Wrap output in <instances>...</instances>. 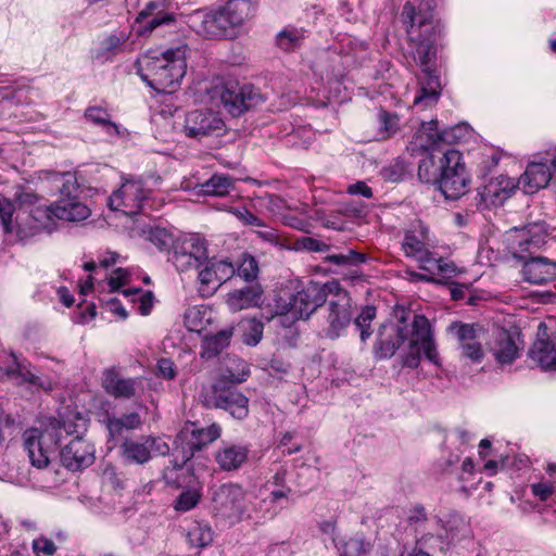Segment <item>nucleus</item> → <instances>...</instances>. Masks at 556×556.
<instances>
[{
    "label": "nucleus",
    "instance_id": "4",
    "mask_svg": "<svg viewBox=\"0 0 556 556\" xmlns=\"http://www.w3.org/2000/svg\"><path fill=\"white\" fill-rule=\"evenodd\" d=\"M86 430V420L80 416L64 420L50 419L45 428H31L24 432V447L30 464L39 469L48 466L50 455L65 435H81Z\"/></svg>",
    "mask_w": 556,
    "mask_h": 556
},
{
    "label": "nucleus",
    "instance_id": "56",
    "mask_svg": "<svg viewBox=\"0 0 556 556\" xmlns=\"http://www.w3.org/2000/svg\"><path fill=\"white\" fill-rule=\"evenodd\" d=\"M33 549L37 554L52 556L56 551V546L52 540L45 536H40L33 541Z\"/></svg>",
    "mask_w": 556,
    "mask_h": 556
},
{
    "label": "nucleus",
    "instance_id": "46",
    "mask_svg": "<svg viewBox=\"0 0 556 556\" xmlns=\"http://www.w3.org/2000/svg\"><path fill=\"white\" fill-rule=\"evenodd\" d=\"M376 317V307L367 305L355 318V326L361 331V340L365 342L370 336L371 331L369 330L371 321Z\"/></svg>",
    "mask_w": 556,
    "mask_h": 556
},
{
    "label": "nucleus",
    "instance_id": "10",
    "mask_svg": "<svg viewBox=\"0 0 556 556\" xmlns=\"http://www.w3.org/2000/svg\"><path fill=\"white\" fill-rule=\"evenodd\" d=\"M220 435V428L213 424L199 428L195 424L186 425L180 431L174 450V466L181 468L194 454Z\"/></svg>",
    "mask_w": 556,
    "mask_h": 556
},
{
    "label": "nucleus",
    "instance_id": "63",
    "mask_svg": "<svg viewBox=\"0 0 556 556\" xmlns=\"http://www.w3.org/2000/svg\"><path fill=\"white\" fill-rule=\"evenodd\" d=\"M109 305L110 309L121 318L125 319L128 316L127 311L119 304L118 301L112 300L109 302Z\"/></svg>",
    "mask_w": 556,
    "mask_h": 556
},
{
    "label": "nucleus",
    "instance_id": "44",
    "mask_svg": "<svg viewBox=\"0 0 556 556\" xmlns=\"http://www.w3.org/2000/svg\"><path fill=\"white\" fill-rule=\"evenodd\" d=\"M418 178L424 182H438L440 176V163L435 164L433 155H427L418 165Z\"/></svg>",
    "mask_w": 556,
    "mask_h": 556
},
{
    "label": "nucleus",
    "instance_id": "58",
    "mask_svg": "<svg viewBox=\"0 0 556 556\" xmlns=\"http://www.w3.org/2000/svg\"><path fill=\"white\" fill-rule=\"evenodd\" d=\"M129 273L124 268H116L109 278V286L112 291L118 290L128 281Z\"/></svg>",
    "mask_w": 556,
    "mask_h": 556
},
{
    "label": "nucleus",
    "instance_id": "26",
    "mask_svg": "<svg viewBox=\"0 0 556 556\" xmlns=\"http://www.w3.org/2000/svg\"><path fill=\"white\" fill-rule=\"evenodd\" d=\"M102 386L114 397L130 399L136 395L138 381L134 378H123L115 369L103 372Z\"/></svg>",
    "mask_w": 556,
    "mask_h": 556
},
{
    "label": "nucleus",
    "instance_id": "9",
    "mask_svg": "<svg viewBox=\"0 0 556 556\" xmlns=\"http://www.w3.org/2000/svg\"><path fill=\"white\" fill-rule=\"evenodd\" d=\"M327 289L329 293L328 327L325 329V332L328 338L336 339L350 325L353 318L352 299L336 280L328 281Z\"/></svg>",
    "mask_w": 556,
    "mask_h": 556
},
{
    "label": "nucleus",
    "instance_id": "3",
    "mask_svg": "<svg viewBox=\"0 0 556 556\" xmlns=\"http://www.w3.org/2000/svg\"><path fill=\"white\" fill-rule=\"evenodd\" d=\"M188 46L179 43L164 51H149L137 62L138 74L157 92H172L187 71Z\"/></svg>",
    "mask_w": 556,
    "mask_h": 556
},
{
    "label": "nucleus",
    "instance_id": "57",
    "mask_svg": "<svg viewBox=\"0 0 556 556\" xmlns=\"http://www.w3.org/2000/svg\"><path fill=\"white\" fill-rule=\"evenodd\" d=\"M555 490V485L552 482L540 481L531 485V491L540 501H546Z\"/></svg>",
    "mask_w": 556,
    "mask_h": 556
},
{
    "label": "nucleus",
    "instance_id": "34",
    "mask_svg": "<svg viewBox=\"0 0 556 556\" xmlns=\"http://www.w3.org/2000/svg\"><path fill=\"white\" fill-rule=\"evenodd\" d=\"M231 189H233V182L227 175H213L200 186V192L215 197L226 195Z\"/></svg>",
    "mask_w": 556,
    "mask_h": 556
},
{
    "label": "nucleus",
    "instance_id": "22",
    "mask_svg": "<svg viewBox=\"0 0 556 556\" xmlns=\"http://www.w3.org/2000/svg\"><path fill=\"white\" fill-rule=\"evenodd\" d=\"M551 167L545 160L533 161L528 164L525 173L519 178V186L527 194H533L545 188L553 178Z\"/></svg>",
    "mask_w": 556,
    "mask_h": 556
},
{
    "label": "nucleus",
    "instance_id": "31",
    "mask_svg": "<svg viewBox=\"0 0 556 556\" xmlns=\"http://www.w3.org/2000/svg\"><path fill=\"white\" fill-rule=\"evenodd\" d=\"M232 337V328L223 329L214 334L205 336L202 343L201 355L204 358H212L228 346Z\"/></svg>",
    "mask_w": 556,
    "mask_h": 556
},
{
    "label": "nucleus",
    "instance_id": "45",
    "mask_svg": "<svg viewBox=\"0 0 556 556\" xmlns=\"http://www.w3.org/2000/svg\"><path fill=\"white\" fill-rule=\"evenodd\" d=\"M125 296H135L134 302H138V311L141 315L147 316L151 313L153 306V293L151 291H142L141 289H125L123 290Z\"/></svg>",
    "mask_w": 556,
    "mask_h": 556
},
{
    "label": "nucleus",
    "instance_id": "50",
    "mask_svg": "<svg viewBox=\"0 0 556 556\" xmlns=\"http://www.w3.org/2000/svg\"><path fill=\"white\" fill-rule=\"evenodd\" d=\"M228 212L232 214L236 218H238L243 225L255 227L265 226L264 222L261 218H258L244 206L230 207Z\"/></svg>",
    "mask_w": 556,
    "mask_h": 556
},
{
    "label": "nucleus",
    "instance_id": "33",
    "mask_svg": "<svg viewBox=\"0 0 556 556\" xmlns=\"http://www.w3.org/2000/svg\"><path fill=\"white\" fill-rule=\"evenodd\" d=\"M210 320L211 311L203 306H192L185 313V326L189 331H204Z\"/></svg>",
    "mask_w": 556,
    "mask_h": 556
},
{
    "label": "nucleus",
    "instance_id": "14",
    "mask_svg": "<svg viewBox=\"0 0 556 556\" xmlns=\"http://www.w3.org/2000/svg\"><path fill=\"white\" fill-rule=\"evenodd\" d=\"M457 341L462 356L473 363H480L484 357L482 342L485 340L483 327L478 324L453 323L447 328Z\"/></svg>",
    "mask_w": 556,
    "mask_h": 556
},
{
    "label": "nucleus",
    "instance_id": "25",
    "mask_svg": "<svg viewBox=\"0 0 556 556\" xmlns=\"http://www.w3.org/2000/svg\"><path fill=\"white\" fill-rule=\"evenodd\" d=\"M250 450L242 444H224L215 453V462L224 471H235L248 460Z\"/></svg>",
    "mask_w": 556,
    "mask_h": 556
},
{
    "label": "nucleus",
    "instance_id": "38",
    "mask_svg": "<svg viewBox=\"0 0 556 556\" xmlns=\"http://www.w3.org/2000/svg\"><path fill=\"white\" fill-rule=\"evenodd\" d=\"M420 268L429 271L431 274H439L442 278H452L456 275L457 268L452 261L445 260L443 257H438L434 253L431 254V257L424 265H420Z\"/></svg>",
    "mask_w": 556,
    "mask_h": 556
},
{
    "label": "nucleus",
    "instance_id": "59",
    "mask_svg": "<svg viewBox=\"0 0 556 556\" xmlns=\"http://www.w3.org/2000/svg\"><path fill=\"white\" fill-rule=\"evenodd\" d=\"M157 372L165 379H174L176 377V367L172 359L161 358L157 362Z\"/></svg>",
    "mask_w": 556,
    "mask_h": 556
},
{
    "label": "nucleus",
    "instance_id": "11",
    "mask_svg": "<svg viewBox=\"0 0 556 556\" xmlns=\"http://www.w3.org/2000/svg\"><path fill=\"white\" fill-rule=\"evenodd\" d=\"M148 195L149 190L143 186L142 180L125 179L121 187L109 197L108 205L112 211L134 215L143 207Z\"/></svg>",
    "mask_w": 556,
    "mask_h": 556
},
{
    "label": "nucleus",
    "instance_id": "32",
    "mask_svg": "<svg viewBox=\"0 0 556 556\" xmlns=\"http://www.w3.org/2000/svg\"><path fill=\"white\" fill-rule=\"evenodd\" d=\"M547 233V226L544 222H534L527 224L521 229V250H529L530 245L539 248Z\"/></svg>",
    "mask_w": 556,
    "mask_h": 556
},
{
    "label": "nucleus",
    "instance_id": "62",
    "mask_svg": "<svg viewBox=\"0 0 556 556\" xmlns=\"http://www.w3.org/2000/svg\"><path fill=\"white\" fill-rule=\"evenodd\" d=\"M362 547L361 541L356 539H351L346 544L344 549L341 552L340 556H353L351 549L359 551Z\"/></svg>",
    "mask_w": 556,
    "mask_h": 556
},
{
    "label": "nucleus",
    "instance_id": "40",
    "mask_svg": "<svg viewBox=\"0 0 556 556\" xmlns=\"http://www.w3.org/2000/svg\"><path fill=\"white\" fill-rule=\"evenodd\" d=\"M141 237L151 242L159 250L163 251L172 247L173 236L165 228L147 227L141 230Z\"/></svg>",
    "mask_w": 556,
    "mask_h": 556
},
{
    "label": "nucleus",
    "instance_id": "19",
    "mask_svg": "<svg viewBox=\"0 0 556 556\" xmlns=\"http://www.w3.org/2000/svg\"><path fill=\"white\" fill-rule=\"evenodd\" d=\"M249 400L242 393L232 389H222L218 384L213 386V399L207 405L228 410L235 418L243 419L248 416Z\"/></svg>",
    "mask_w": 556,
    "mask_h": 556
},
{
    "label": "nucleus",
    "instance_id": "51",
    "mask_svg": "<svg viewBox=\"0 0 556 556\" xmlns=\"http://www.w3.org/2000/svg\"><path fill=\"white\" fill-rule=\"evenodd\" d=\"M212 266L214 267V271H216V276L220 285L226 282L236 274V267L232 263L226 260H210Z\"/></svg>",
    "mask_w": 556,
    "mask_h": 556
},
{
    "label": "nucleus",
    "instance_id": "47",
    "mask_svg": "<svg viewBox=\"0 0 556 556\" xmlns=\"http://www.w3.org/2000/svg\"><path fill=\"white\" fill-rule=\"evenodd\" d=\"M239 277L247 281H252L257 277L258 265L256 260L250 254H243L239 265L236 268Z\"/></svg>",
    "mask_w": 556,
    "mask_h": 556
},
{
    "label": "nucleus",
    "instance_id": "48",
    "mask_svg": "<svg viewBox=\"0 0 556 556\" xmlns=\"http://www.w3.org/2000/svg\"><path fill=\"white\" fill-rule=\"evenodd\" d=\"M126 47L127 36L124 34H122L121 36L110 35L101 43L102 52L109 56L125 51Z\"/></svg>",
    "mask_w": 556,
    "mask_h": 556
},
{
    "label": "nucleus",
    "instance_id": "35",
    "mask_svg": "<svg viewBox=\"0 0 556 556\" xmlns=\"http://www.w3.org/2000/svg\"><path fill=\"white\" fill-rule=\"evenodd\" d=\"M194 29L207 37H220V28L214 26L213 11H197L191 15Z\"/></svg>",
    "mask_w": 556,
    "mask_h": 556
},
{
    "label": "nucleus",
    "instance_id": "42",
    "mask_svg": "<svg viewBox=\"0 0 556 556\" xmlns=\"http://www.w3.org/2000/svg\"><path fill=\"white\" fill-rule=\"evenodd\" d=\"M187 540L193 547H204L213 541V532L210 527L195 523L188 530Z\"/></svg>",
    "mask_w": 556,
    "mask_h": 556
},
{
    "label": "nucleus",
    "instance_id": "60",
    "mask_svg": "<svg viewBox=\"0 0 556 556\" xmlns=\"http://www.w3.org/2000/svg\"><path fill=\"white\" fill-rule=\"evenodd\" d=\"M348 192L350 194H359L366 199H370L372 197V190L369 188L364 181H357L348 187Z\"/></svg>",
    "mask_w": 556,
    "mask_h": 556
},
{
    "label": "nucleus",
    "instance_id": "37",
    "mask_svg": "<svg viewBox=\"0 0 556 556\" xmlns=\"http://www.w3.org/2000/svg\"><path fill=\"white\" fill-rule=\"evenodd\" d=\"M85 117L89 122L101 126L108 135L118 136V126L110 119V114L102 108L94 106L87 109Z\"/></svg>",
    "mask_w": 556,
    "mask_h": 556
},
{
    "label": "nucleus",
    "instance_id": "36",
    "mask_svg": "<svg viewBox=\"0 0 556 556\" xmlns=\"http://www.w3.org/2000/svg\"><path fill=\"white\" fill-rule=\"evenodd\" d=\"M198 279L200 282L199 291L203 296H207L213 294L218 287L220 286V282L217 279L216 271H214V267L211 264L210 258L207 257V261L203 264V266L198 269Z\"/></svg>",
    "mask_w": 556,
    "mask_h": 556
},
{
    "label": "nucleus",
    "instance_id": "54",
    "mask_svg": "<svg viewBox=\"0 0 556 556\" xmlns=\"http://www.w3.org/2000/svg\"><path fill=\"white\" fill-rule=\"evenodd\" d=\"M301 36L296 30H282L277 36V42L283 50H291L298 46Z\"/></svg>",
    "mask_w": 556,
    "mask_h": 556
},
{
    "label": "nucleus",
    "instance_id": "29",
    "mask_svg": "<svg viewBox=\"0 0 556 556\" xmlns=\"http://www.w3.org/2000/svg\"><path fill=\"white\" fill-rule=\"evenodd\" d=\"M224 16L230 26H241L255 13V5L251 0H229L223 8Z\"/></svg>",
    "mask_w": 556,
    "mask_h": 556
},
{
    "label": "nucleus",
    "instance_id": "6",
    "mask_svg": "<svg viewBox=\"0 0 556 556\" xmlns=\"http://www.w3.org/2000/svg\"><path fill=\"white\" fill-rule=\"evenodd\" d=\"M327 282L309 281L295 294L279 293L275 300L277 315H289L290 319L308 318L328 299Z\"/></svg>",
    "mask_w": 556,
    "mask_h": 556
},
{
    "label": "nucleus",
    "instance_id": "5",
    "mask_svg": "<svg viewBox=\"0 0 556 556\" xmlns=\"http://www.w3.org/2000/svg\"><path fill=\"white\" fill-rule=\"evenodd\" d=\"M206 102L215 109L223 108L232 116H239L258 103L260 96L250 85L233 79L217 78L205 89Z\"/></svg>",
    "mask_w": 556,
    "mask_h": 556
},
{
    "label": "nucleus",
    "instance_id": "17",
    "mask_svg": "<svg viewBox=\"0 0 556 556\" xmlns=\"http://www.w3.org/2000/svg\"><path fill=\"white\" fill-rule=\"evenodd\" d=\"M60 458L68 470H81L93 464L94 447L83 435H76L61 450Z\"/></svg>",
    "mask_w": 556,
    "mask_h": 556
},
{
    "label": "nucleus",
    "instance_id": "28",
    "mask_svg": "<svg viewBox=\"0 0 556 556\" xmlns=\"http://www.w3.org/2000/svg\"><path fill=\"white\" fill-rule=\"evenodd\" d=\"M146 20V30L152 31L161 25L174 23L175 15L164 11L163 2L151 1L137 16V22L143 23Z\"/></svg>",
    "mask_w": 556,
    "mask_h": 556
},
{
    "label": "nucleus",
    "instance_id": "8",
    "mask_svg": "<svg viewBox=\"0 0 556 556\" xmlns=\"http://www.w3.org/2000/svg\"><path fill=\"white\" fill-rule=\"evenodd\" d=\"M438 184L446 199L457 200L468 191L469 178L458 151L448 149L440 157Z\"/></svg>",
    "mask_w": 556,
    "mask_h": 556
},
{
    "label": "nucleus",
    "instance_id": "1",
    "mask_svg": "<svg viewBox=\"0 0 556 556\" xmlns=\"http://www.w3.org/2000/svg\"><path fill=\"white\" fill-rule=\"evenodd\" d=\"M40 181L61 198L46 205L33 192L20 191L11 200L0 193V224L7 235L25 241L48 229L52 216L66 222H81L89 217L90 210L78 199L79 184L72 172H41Z\"/></svg>",
    "mask_w": 556,
    "mask_h": 556
},
{
    "label": "nucleus",
    "instance_id": "41",
    "mask_svg": "<svg viewBox=\"0 0 556 556\" xmlns=\"http://www.w3.org/2000/svg\"><path fill=\"white\" fill-rule=\"evenodd\" d=\"M142 421L137 413H129L118 418H110L108 421V429L111 435H118L122 431L138 429Z\"/></svg>",
    "mask_w": 556,
    "mask_h": 556
},
{
    "label": "nucleus",
    "instance_id": "52",
    "mask_svg": "<svg viewBox=\"0 0 556 556\" xmlns=\"http://www.w3.org/2000/svg\"><path fill=\"white\" fill-rule=\"evenodd\" d=\"M509 181L506 180V186L504 188H500L498 185L490 182L482 194L484 201L490 200L492 203H495L496 200L502 201L509 195V191H507Z\"/></svg>",
    "mask_w": 556,
    "mask_h": 556
},
{
    "label": "nucleus",
    "instance_id": "24",
    "mask_svg": "<svg viewBox=\"0 0 556 556\" xmlns=\"http://www.w3.org/2000/svg\"><path fill=\"white\" fill-rule=\"evenodd\" d=\"M263 303V289L260 285H250L233 290L227 294L226 305L231 312H240L261 306Z\"/></svg>",
    "mask_w": 556,
    "mask_h": 556
},
{
    "label": "nucleus",
    "instance_id": "55",
    "mask_svg": "<svg viewBox=\"0 0 556 556\" xmlns=\"http://www.w3.org/2000/svg\"><path fill=\"white\" fill-rule=\"evenodd\" d=\"M147 443L149 451H151V456H165L170 451L168 443L160 437L147 435Z\"/></svg>",
    "mask_w": 556,
    "mask_h": 556
},
{
    "label": "nucleus",
    "instance_id": "61",
    "mask_svg": "<svg viewBox=\"0 0 556 556\" xmlns=\"http://www.w3.org/2000/svg\"><path fill=\"white\" fill-rule=\"evenodd\" d=\"M214 26H218L220 28V36H224L228 28H230L226 16H224V12L222 9L218 11H213Z\"/></svg>",
    "mask_w": 556,
    "mask_h": 556
},
{
    "label": "nucleus",
    "instance_id": "23",
    "mask_svg": "<svg viewBox=\"0 0 556 556\" xmlns=\"http://www.w3.org/2000/svg\"><path fill=\"white\" fill-rule=\"evenodd\" d=\"M522 276L533 285H544L556 278V262L546 257H530L522 266Z\"/></svg>",
    "mask_w": 556,
    "mask_h": 556
},
{
    "label": "nucleus",
    "instance_id": "53",
    "mask_svg": "<svg viewBox=\"0 0 556 556\" xmlns=\"http://www.w3.org/2000/svg\"><path fill=\"white\" fill-rule=\"evenodd\" d=\"M200 500V496L194 491L182 492L176 501L175 509L179 511H188L193 508Z\"/></svg>",
    "mask_w": 556,
    "mask_h": 556
},
{
    "label": "nucleus",
    "instance_id": "64",
    "mask_svg": "<svg viewBox=\"0 0 556 556\" xmlns=\"http://www.w3.org/2000/svg\"><path fill=\"white\" fill-rule=\"evenodd\" d=\"M543 159L551 167L553 175L556 176V148L548 151Z\"/></svg>",
    "mask_w": 556,
    "mask_h": 556
},
{
    "label": "nucleus",
    "instance_id": "13",
    "mask_svg": "<svg viewBox=\"0 0 556 556\" xmlns=\"http://www.w3.org/2000/svg\"><path fill=\"white\" fill-rule=\"evenodd\" d=\"M435 248V242L428 227L422 222L413 223L404 232L402 250L405 256L424 265L428 262Z\"/></svg>",
    "mask_w": 556,
    "mask_h": 556
},
{
    "label": "nucleus",
    "instance_id": "20",
    "mask_svg": "<svg viewBox=\"0 0 556 556\" xmlns=\"http://www.w3.org/2000/svg\"><path fill=\"white\" fill-rule=\"evenodd\" d=\"M462 129V126H456L448 130H439L437 121L431 119L430 122L421 123L414 135L413 143L421 150L432 149L440 142L452 143L456 138L455 132Z\"/></svg>",
    "mask_w": 556,
    "mask_h": 556
},
{
    "label": "nucleus",
    "instance_id": "30",
    "mask_svg": "<svg viewBox=\"0 0 556 556\" xmlns=\"http://www.w3.org/2000/svg\"><path fill=\"white\" fill-rule=\"evenodd\" d=\"M121 453L126 462L143 465L151 459V451L147 443V435L139 440L127 439L121 445Z\"/></svg>",
    "mask_w": 556,
    "mask_h": 556
},
{
    "label": "nucleus",
    "instance_id": "21",
    "mask_svg": "<svg viewBox=\"0 0 556 556\" xmlns=\"http://www.w3.org/2000/svg\"><path fill=\"white\" fill-rule=\"evenodd\" d=\"M518 336L505 329L494 331L492 340L489 343L490 351L497 363L510 364L519 355Z\"/></svg>",
    "mask_w": 556,
    "mask_h": 556
},
{
    "label": "nucleus",
    "instance_id": "43",
    "mask_svg": "<svg viewBox=\"0 0 556 556\" xmlns=\"http://www.w3.org/2000/svg\"><path fill=\"white\" fill-rule=\"evenodd\" d=\"M326 261L340 267H352L364 263L366 256L354 250H348L345 253L329 254Z\"/></svg>",
    "mask_w": 556,
    "mask_h": 556
},
{
    "label": "nucleus",
    "instance_id": "49",
    "mask_svg": "<svg viewBox=\"0 0 556 556\" xmlns=\"http://www.w3.org/2000/svg\"><path fill=\"white\" fill-rule=\"evenodd\" d=\"M380 135L383 139L393 136L399 130V117L386 111L379 113Z\"/></svg>",
    "mask_w": 556,
    "mask_h": 556
},
{
    "label": "nucleus",
    "instance_id": "16",
    "mask_svg": "<svg viewBox=\"0 0 556 556\" xmlns=\"http://www.w3.org/2000/svg\"><path fill=\"white\" fill-rule=\"evenodd\" d=\"M225 127L217 113L207 110H193L186 114L182 131L188 138L201 140L218 135Z\"/></svg>",
    "mask_w": 556,
    "mask_h": 556
},
{
    "label": "nucleus",
    "instance_id": "39",
    "mask_svg": "<svg viewBox=\"0 0 556 556\" xmlns=\"http://www.w3.org/2000/svg\"><path fill=\"white\" fill-rule=\"evenodd\" d=\"M239 328L242 331V341L247 345H256L263 337L264 325L256 318L242 319Z\"/></svg>",
    "mask_w": 556,
    "mask_h": 556
},
{
    "label": "nucleus",
    "instance_id": "18",
    "mask_svg": "<svg viewBox=\"0 0 556 556\" xmlns=\"http://www.w3.org/2000/svg\"><path fill=\"white\" fill-rule=\"evenodd\" d=\"M405 323L406 319L401 318L399 325L388 324L379 328L378 340L374 349L376 357L390 358L394 355L400 345L408 338L406 329H409V323Z\"/></svg>",
    "mask_w": 556,
    "mask_h": 556
},
{
    "label": "nucleus",
    "instance_id": "7",
    "mask_svg": "<svg viewBox=\"0 0 556 556\" xmlns=\"http://www.w3.org/2000/svg\"><path fill=\"white\" fill-rule=\"evenodd\" d=\"M408 349L403 355V365L409 368H416L420 362V353L434 365H439V354L437 352L431 325L424 315L414 314L409 323V329H406Z\"/></svg>",
    "mask_w": 556,
    "mask_h": 556
},
{
    "label": "nucleus",
    "instance_id": "12",
    "mask_svg": "<svg viewBox=\"0 0 556 556\" xmlns=\"http://www.w3.org/2000/svg\"><path fill=\"white\" fill-rule=\"evenodd\" d=\"M169 261L178 271L200 269L207 261L206 242L199 236H191L176 244Z\"/></svg>",
    "mask_w": 556,
    "mask_h": 556
},
{
    "label": "nucleus",
    "instance_id": "27",
    "mask_svg": "<svg viewBox=\"0 0 556 556\" xmlns=\"http://www.w3.org/2000/svg\"><path fill=\"white\" fill-rule=\"evenodd\" d=\"M531 358L543 369H556V334L551 338L538 339L531 351Z\"/></svg>",
    "mask_w": 556,
    "mask_h": 556
},
{
    "label": "nucleus",
    "instance_id": "2",
    "mask_svg": "<svg viewBox=\"0 0 556 556\" xmlns=\"http://www.w3.org/2000/svg\"><path fill=\"white\" fill-rule=\"evenodd\" d=\"M435 0H421L417 10L410 3L403 8L402 16L409 22L408 36L416 47V60L422 67L424 77L420 78V88L414 99L415 106L422 109L437 104L441 84L439 77L430 70V63L435 58L437 49L434 37L437 27L432 24Z\"/></svg>",
    "mask_w": 556,
    "mask_h": 556
},
{
    "label": "nucleus",
    "instance_id": "15",
    "mask_svg": "<svg viewBox=\"0 0 556 556\" xmlns=\"http://www.w3.org/2000/svg\"><path fill=\"white\" fill-rule=\"evenodd\" d=\"M212 500L214 510L225 518L241 519L245 513V492L239 484L218 486Z\"/></svg>",
    "mask_w": 556,
    "mask_h": 556
}]
</instances>
